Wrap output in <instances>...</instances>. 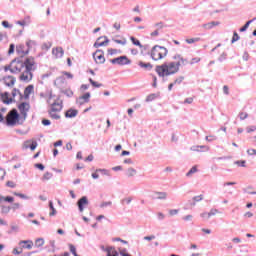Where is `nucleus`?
Returning a JSON list of instances; mask_svg holds the SVG:
<instances>
[{"label":"nucleus","mask_w":256,"mask_h":256,"mask_svg":"<svg viewBox=\"0 0 256 256\" xmlns=\"http://www.w3.org/2000/svg\"><path fill=\"white\" fill-rule=\"evenodd\" d=\"M173 59V62L156 66L155 71L158 77L165 78L175 75L176 73H179V69L182 65H187L189 63V61H187V59L183 58L181 55H175Z\"/></svg>","instance_id":"nucleus-1"},{"label":"nucleus","mask_w":256,"mask_h":256,"mask_svg":"<svg viewBox=\"0 0 256 256\" xmlns=\"http://www.w3.org/2000/svg\"><path fill=\"white\" fill-rule=\"evenodd\" d=\"M47 103L49 105L48 113L51 119H61L59 113H61L63 109V101L58 96L50 94L47 98Z\"/></svg>","instance_id":"nucleus-2"},{"label":"nucleus","mask_w":256,"mask_h":256,"mask_svg":"<svg viewBox=\"0 0 256 256\" xmlns=\"http://www.w3.org/2000/svg\"><path fill=\"white\" fill-rule=\"evenodd\" d=\"M24 63V72L20 75V81H24L25 83H29L31 79H33V73L31 71H35L36 63L35 58L28 57L25 59Z\"/></svg>","instance_id":"nucleus-3"},{"label":"nucleus","mask_w":256,"mask_h":256,"mask_svg":"<svg viewBox=\"0 0 256 256\" xmlns=\"http://www.w3.org/2000/svg\"><path fill=\"white\" fill-rule=\"evenodd\" d=\"M169 53V50L165 46L155 45L150 51V57L153 61H161L165 59Z\"/></svg>","instance_id":"nucleus-4"},{"label":"nucleus","mask_w":256,"mask_h":256,"mask_svg":"<svg viewBox=\"0 0 256 256\" xmlns=\"http://www.w3.org/2000/svg\"><path fill=\"white\" fill-rule=\"evenodd\" d=\"M4 71H11L12 73H24L25 63L21 60H13L9 66L4 67Z\"/></svg>","instance_id":"nucleus-5"},{"label":"nucleus","mask_w":256,"mask_h":256,"mask_svg":"<svg viewBox=\"0 0 256 256\" xmlns=\"http://www.w3.org/2000/svg\"><path fill=\"white\" fill-rule=\"evenodd\" d=\"M19 112H17V109H12L8 114L6 115V125L8 127H15L19 123Z\"/></svg>","instance_id":"nucleus-6"},{"label":"nucleus","mask_w":256,"mask_h":256,"mask_svg":"<svg viewBox=\"0 0 256 256\" xmlns=\"http://www.w3.org/2000/svg\"><path fill=\"white\" fill-rule=\"evenodd\" d=\"M17 109H18L21 117H23V119H27V113H29V111L31 109V104H29V102H20L17 105Z\"/></svg>","instance_id":"nucleus-7"},{"label":"nucleus","mask_w":256,"mask_h":256,"mask_svg":"<svg viewBox=\"0 0 256 256\" xmlns=\"http://www.w3.org/2000/svg\"><path fill=\"white\" fill-rule=\"evenodd\" d=\"M93 59L97 65H103V63H105V52H103V50H96V52L93 53Z\"/></svg>","instance_id":"nucleus-8"},{"label":"nucleus","mask_w":256,"mask_h":256,"mask_svg":"<svg viewBox=\"0 0 256 256\" xmlns=\"http://www.w3.org/2000/svg\"><path fill=\"white\" fill-rule=\"evenodd\" d=\"M110 63H112V65H129L131 63V60H129L127 56H120V57L111 59Z\"/></svg>","instance_id":"nucleus-9"},{"label":"nucleus","mask_w":256,"mask_h":256,"mask_svg":"<svg viewBox=\"0 0 256 256\" xmlns=\"http://www.w3.org/2000/svg\"><path fill=\"white\" fill-rule=\"evenodd\" d=\"M23 99H25V97L21 94V91H19L17 88H14L12 90V101H23Z\"/></svg>","instance_id":"nucleus-10"},{"label":"nucleus","mask_w":256,"mask_h":256,"mask_svg":"<svg viewBox=\"0 0 256 256\" xmlns=\"http://www.w3.org/2000/svg\"><path fill=\"white\" fill-rule=\"evenodd\" d=\"M65 54V51H63V48L56 47L52 49V55L55 57V59H61L63 55Z\"/></svg>","instance_id":"nucleus-11"},{"label":"nucleus","mask_w":256,"mask_h":256,"mask_svg":"<svg viewBox=\"0 0 256 256\" xmlns=\"http://www.w3.org/2000/svg\"><path fill=\"white\" fill-rule=\"evenodd\" d=\"M89 99H91V94L87 92L78 98L77 103L78 105H85V103H89Z\"/></svg>","instance_id":"nucleus-12"},{"label":"nucleus","mask_w":256,"mask_h":256,"mask_svg":"<svg viewBox=\"0 0 256 256\" xmlns=\"http://www.w3.org/2000/svg\"><path fill=\"white\" fill-rule=\"evenodd\" d=\"M85 205H89V200H87V197L83 196L78 201L79 211L83 212V209H84L83 207H85Z\"/></svg>","instance_id":"nucleus-13"},{"label":"nucleus","mask_w":256,"mask_h":256,"mask_svg":"<svg viewBox=\"0 0 256 256\" xmlns=\"http://www.w3.org/2000/svg\"><path fill=\"white\" fill-rule=\"evenodd\" d=\"M138 65L141 69H145L146 71H151V69H153V64H151V62L139 61Z\"/></svg>","instance_id":"nucleus-14"},{"label":"nucleus","mask_w":256,"mask_h":256,"mask_svg":"<svg viewBox=\"0 0 256 256\" xmlns=\"http://www.w3.org/2000/svg\"><path fill=\"white\" fill-rule=\"evenodd\" d=\"M105 251L107 252L106 256H119V252L115 249V247H106Z\"/></svg>","instance_id":"nucleus-15"},{"label":"nucleus","mask_w":256,"mask_h":256,"mask_svg":"<svg viewBox=\"0 0 256 256\" xmlns=\"http://www.w3.org/2000/svg\"><path fill=\"white\" fill-rule=\"evenodd\" d=\"M16 51L21 57H24V55H27V53H29V49H25L23 45H18L16 47Z\"/></svg>","instance_id":"nucleus-16"},{"label":"nucleus","mask_w":256,"mask_h":256,"mask_svg":"<svg viewBox=\"0 0 256 256\" xmlns=\"http://www.w3.org/2000/svg\"><path fill=\"white\" fill-rule=\"evenodd\" d=\"M4 83H5V85H7V87H13V85H15V77H13V76L5 77Z\"/></svg>","instance_id":"nucleus-17"},{"label":"nucleus","mask_w":256,"mask_h":256,"mask_svg":"<svg viewBox=\"0 0 256 256\" xmlns=\"http://www.w3.org/2000/svg\"><path fill=\"white\" fill-rule=\"evenodd\" d=\"M217 25H219V22L212 21V22H208L206 24H203L202 27L206 31H209L210 29H213V27H217Z\"/></svg>","instance_id":"nucleus-18"},{"label":"nucleus","mask_w":256,"mask_h":256,"mask_svg":"<svg viewBox=\"0 0 256 256\" xmlns=\"http://www.w3.org/2000/svg\"><path fill=\"white\" fill-rule=\"evenodd\" d=\"M152 199H167V193L165 192H154Z\"/></svg>","instance_id":"nucleus-19"},{"label":"nucleus","mask_w":256,"mask_h":256,"mask_svg":"<svg viewBox=\"0 0 256 256\" xmlns=\"http://www.w3.org/2000/svg\"><path fill=\"white\" fill-rule=\"evenodd\" d=\"M13 201H15V198H13V196L0 195V203H13Z\"/></svg>","instance_id":"nucleus-20"},{"label":"nucleus","mask_w":256,"mask_h":256,"mask_svg":"<svg viewBox=\"0 0 256 256\" xmlns=\"http://www.w3.org/2000/svg\"><path fill=\"white\" fill-rule=\"evenodd\" d=\"M20 245H22L24 249H33V241L31 240L21 241Z\"/></svg>","instance_id":"nucleus-21"},{"label":"nucleus","mask_w":256,"mask_h":256,"mask_svg":"<svg viewBox=\"0 0 256 256\" xmlns=\"http://www.w3.org/2000/svg\"><path fill=\"white\" fill-rule=\"evenodd\" d=\"M33 91H34L33 85L27 86L24 90V99H29V95H31Z\"/></svg>","instance_id":"nucleus-22"},{"label":"nucleus","mask_w":256,"mask_h":256,"mask_svg":"<svg viewBox=\"0 0 256 256\" xmlns=\"http://www.w3.org/2000/svg\"><path fill=\"white\" fill-rule=\"evenodd\" d=\"M3 103L9 105V103H13V98H9V93L5 92L1 95Z\"/></svg>","instance_id":"nucleus-23"},{"label":"nucleus","mask_w":256,"mask_h":256,"mask_svg":"<svg viewBox=\"0 0 256 256\" xmlns=\"http://www.w3.org/2000/svg\"><path fill=\"white\" fill-rule=\"evenodd\" d=\"M78 113H79V111H77L75 109H69L68 111H66L65 117H68V118L77 117Z\"/></svg>","instance_id":"nucleus-24"},{"label":"nucleus","mask_w":256,"mask_h":256,"mask_svg":"<svg viewBox=\"0 0 256 256\" xmlns=\"http://www.w3.org/2000/svg\"><path fill=\"white\" fill-rule=\"evenodd\" d=\"M186 43H188V45H193V43H199V41H201L200 37H196V38H187Z\"/></svg>","instance_id":"nucleus-25"},{"label":"nucleus","mask_w":256,"mask_h":256,"mask_svg":"<svg viewBox=\"0 0 256 256\" xmlns=\"http://www.w3.org/2000/svg\"><path fill=\"white\" fill-rule=\"evenodd\" d=\"M131 42L133 43V45H136V47H140V49L143 48V45L141 44V41H139L137 38L135 37H130Z\"/></svg>","instance_id":"nucleus-26"},{"label":"nucleus","mask_w":256,"mask_h":256,"mask_svg":"<svg viewBox=\"0 0 256 256\" xmlns=\"http://www.w3.org/2000/svg\"><path fill=\"white\" fill-rule=\"evenodd\" d=\"M51 179H53V173L51 172H46L42 177V181H51Z\"/></svg>","instance_id":"nucleus-27"},{"label":"nucleus","mask_w":256,"mask_h":256,"mask_svg":"<svg viewBox=\"0 0 256 256\" xmlns=\"http://www.w3.org/2000/svg\"><path fill=\"white\" fill-rule=\"evenodd\" d=\"M126 175L127 177H135V175H137V170L134 168H128Z\"/></svg>","instance_id":"nucleus-28"},{"label":"nucleus","mask_w":256,"mask_h":256,"mask_svg":"<svg viewBox=\"0 0 256 256\" xmlns=\"http://www.w3.org/2000/svg\"><path fill=\"white\" fill-rule=\"evenodd\" d=\"M10 211H11V206H5V205L1 206V213L3 215H7V213H9Z\"/></svg>","instance_id":"nucleus-29"},{"label":"nucleus","mask_w":256,"mask_h":256,"mask_svg":"<svg viewBox=\"0 0 256 256\" xmlns=\"http://www.w3.org/2000/svg\"><path fill=\"white\" fill-rule=\"evenodd\" d=\"M109 43V40H105L103 42H99L97 41L96 43H94V47L99 48V47H105V45H107Z\"/></svg>","instance_id":"nucleus-30"},{"label":"nucleus","mask_w":256,"mask_h":256,"mask_svg":"<svg viewBox=\"0 0 256 256\" xmlns=\"http://www.w3.org/2000/svg\"><path fill=\"white\" fill-rule=\"evenodd\" d=\"M89 83H91L92 87H96V88L103 87V84L94 81L93 78H89Z\"/></svg>","instance_id":"nucleus-31"},{"label":"nucleus","mask_w":256,"mask_h":256,"mask_svg":"<svg viewBox=\"0 0 256 256\" xmlns=\"http://www.w3.org/2000/svg\"><path fill=\"white\" fill-rule=\"evenodd\" d=\"M251 23H253L252 20H249L248 22H246V24L240 28V32L243 33L244 31H247V29H249V25H251Z\"/></svg>","instance_id":"nucleus-32"},{"label":"nucleus","mask_w":256,"mask_h":256,"mask_svg":"<svg viewBox=\"0 0 256 256\" xmlns=\"http://www.w3.org/2000/svg\"><path fill=\"white\" fill-rule=\"evenodd\" d=\"M49 207L51 209L50 217H53V215L57 214V210H55V207H53V202H49Z\"/></svg>","instance_id":"nucleus-33"},{"label":"nucleus","mask_w":256,"mask_h":256,"mask_svg":"<svg viewBox=\"0 0 256 256\" xmlns=\"http://www.w3.org/2000/svg\"><path fill=\"white\" fill-rule=\"evenodd\" d=\"M184 79H185V77L180 76V77L176 78L173 83H174V85H181V83H183Z\"/></svg>","instance_id":"nucleus-34"},{"label":"nucleus","mask_w":256,"mask_h":256,"mask_svg":"<svg viewBox=\"0 0 256 256\" xmlns=\"http://www.w3.org/2000/svg\"><path fill=\"white\" fill-rule=\"evenodd\" d=\"M32 140H26L23 145L22 149H30Z\"/></svg>","instance_id":"nucleus-35"},{"label":"nucleus","mask_w":256,"mask_h":256,"mask_svg":"<svg viewBox=\"0 0 256 256\" xmlns=\"http://www.w3.org/2000/svg\"><path fill=\"white\" fill-rule=\"evenodd\" d=\"M107 53H108V55L113 56V55H117V54L119 53V50L113 49V48H109V49L107 50Z\"/></svg>","instance_id":"nucleus-36"},{"label":"nucleus","mask_w":256,"mask_h":256,"mask_svg":"<svg viewBox=\"0 0 256 256\" xmlns=\"http://www.w3.org/2000/svg\"><path fill=\"white\" fill-rule=\"evenodd\" d=\"M209 213H210V217H213L215 215H220L221 211H219L215 208H212Z\"/></svg>","instance_id":"nucleus-37"},{"label":"nucleus","mask_w":256,"mask_h":256,"mask_svg":"<svg viewBox=\"0 0 256 256\" xmlns=\"http://www.w3.org/2000/svg\"><path fill=\"white\" fill-rule=\"evenodd\" d=\"M13 195H15V197H20V199H29V196L21 194L19 192H14Z\"/></svg>","instance_id":"nucleus-38"},{"label":"nucleus","mask_w":256,"mask_h":256,"mask_svg":"<svg viewBox=\"0 0 256 256\" xmlns=\"http://www.w3.org/2000/svg\"><path fill=\"white\" fill-rule=\"evenodd\" d=\"M193 173H197V166H193L186 175L187 177H191Z\"/></svg>","instance_id":"nucleus-39"},{"label":"nucleus","mask_w":256,"mask_h":256,"mask_svg":"<svg viewBox=\"0 0 256 256\" xmlns=\"http://www.w3.org/2000/svg\"><path fill=\"white\" fill-rule=\"evenodd\" d=\"M10 209H12V211H17V209H21V204L20 203H14V204H12Z\"/></svg>","instance_id":"nucleus-40"},{"label":"nucleus","mask_w":256,"mask_h":256,"mask_svg":"<svg viewBox=\"0 0 256 256\" xmlns=\"http://www.w3.org/2000/svg\"><path fill=\"white\" fill-rule=\"evenodd\" d=\"M200 217H202V219H211V214L209 212H204L200 214Z\"/></svg>","instance_id":"nucleus-41"},{"label":"nucleus","mask_w":256,"mask_h":256,"mask_svg":"<svg viewBox=\"0 0 256 256\" xmlns=\"http://www.w3.org/2000/svg\"><path fill=\"white\" fill-rule=\"evenodd\" d=\"M30 149L31 151H35V149H37V141L32 140V142L30 143Z\"/></svg>","instance_id":"nucleus-42"},{"label":"nucleus","mask_w":256,"mask_h":256,"mask_svg":"<svg viewBox=\"0 0 256 256\" xmlns=\"http://www.w3.org/2000/svg\"><path fill=\"white\" fill-rule=\"evenodd\" d=\"M131 201H133V198H131V197H128V198H124L123 200H122V204L123 205H129V203H131Z\"/></svg>","instance_id":"nucleus-43"},{"label":"nucleus","mask_w":256,"mask_h":256,"mask_svg":"<svg viewBox=\"0 0 256 256\" xmlns=\"http://www.w3.org/2000/svg\"><path fill=\"white\" fill-rule=\"evenodd\" d=\"M12 253H13V255H21L23 253V249L14 248Z\"/></svg>","instance_id":"nucleus-44"},{"label":"nucleus","mask_w":256,"mask_h":256,"mask_svg":"<svg viewBox=\"0 0 256 256\" xmlns=\"http://www.w3.org/2000/svg\"><path fill=\"white\" fill-rule=\"evenodd\" d=\"M237 41H239V34L237 32H234L232 37V43H235Z\"/></svg>","instance_id":"nucleus-45"},{"label":"nucleus","mask_w":256,"mask_h":256,"mask_svg":"<svg viewBox=\"0 0 256 256\" xmlns=\"http://www.w3.org/2000/svg\"><path fill=\"white\" fill-rule=\"evenodd\" d=\"M154 99H157V95L155 94H150L149 96H147L146 101H154Z\"/></svg>","instance_id":"nucleus-46"},{"label":"nucleus","mask_w":256,"mask_h":256,"mask_svg":"<svg viewBox=\"0 0 256 256\" xmlns=\"http://www.w3.org/2000/svg\"><path fill=\"white\" fill-rule=\"evenodd\" d=\"M7 187H10L11 189H15V187H17V184H15V182L13 181H8L6 183Z\"/></svg>","instance_id":"nucleus-47"},{"label":"nucleus","mask_w":256,"mask_h":256,"mask_svg":"<svg viewBox=\"0 0 256 256\" xmlns=\"http://www.w3.org/2000/svg\"><path fill=\"white\" fill-rule=\"evenodd\" d=\"M239 117L243 121V120L247 119V117H249V114H247V112H241L239 114Z\"/></svg>","instance_id":"nucleus-48"},{"label":"nucleus","mask_w":256,"mask_h":256,"mask_svg":"<svg viewBox=\"0 0 256 256\" xmlns=\"http://www.w3.org/2000/svg\"><path fill=\"white\" fill-rule=\"evenodd\" d=\"M193 201H195L196 203H199V201H203V194H201L199 196H195L193 198Z\"/></svg>","instance_id":"nucleus-49"},{"label":"nucleus","mask_w":256,"mask_h":256,"mask_svg":"<svg viewBox=\"0 0 256 256\" xmlns=\"http://www.w3.org/2000/svg\"><path fill=\"white\" fill-rule=\"evenodd\" d=\"M15 52V44H10L8 53L9 55L13 54Z\"/></svg>","instance_id":"nucleus-50"},{"label":"nucleus","mask_w":256,"mask_h":256,"mask_svg":"<svg viewBox=\"0 0 256 256\" xmlns=\"http://www.w3.org/2000/svg\"><path fill=\"white\" fill-rule=\"evenodd\" d=\"M150 36L152 38L159 37V29L154 30L152 33H150Z\"/></svg>","instance_id":"nucleus-51"},{"label":"nucleus","mask_w":256,"mask_h":256,"mask_svg":"<svg viewBox=\"0 0 256 256\" xmlns=\"http://www.w3.org/2000/svg\"><path fill=\"white\" fill-rule=\"evenodd\" d=\"M65 81V78L63 77H58L55 81V85H59V83H64Z\"/></svg>","instance_id":"nucleus-52"},{"label":"nucleus","mask_w":256,"mask_h":256,"mask_svg":"<svg viewBox=\"0 0 256 256\" xmlns=\"http://www.w3.org/2000/svg\"><path fill=\"white\" fill-rule=\"evenodd\" d=\"M96 173H103L104 175H109V171H107L105 169H97Z\"/></svg>","instance_id":"nucleus-53"},{"label":"nucleus","mask_w":256,"mask_h":256,"mask_svg":"<svg viewBox=\"0 0 256 256\" xmlns=\"http://www.w3.org/2000/svg\"><path fill=\"white\" fill-rule=\"evenodd\" d=\"M114 43H117L118 45H125V43H127V40H114Z\"/></svg>","instance_id":"nucleus-54"},{"label":"nucleus","mask_w":256,"mask_h":256,"mask_svg":"<svg viewBox=\"0 0 256 256\" xmlns=\"http://www.w3.org/2000/svg\"><path fill=\"white\" fill-rule=\"evenodd\" d=\"M199 61H201V58H199V57H196V58H192V60H191V65H193V64H195V63H199Z\"/></svg>","instance_id":"nucleus-55"},{"label":"nucleus","mask_w":256,"mask_h":256,"mask_svg":"<svg viewBox=\"0 0 256 256\" xmlns=\"http://www.w3.org/2000/svg\"><path fill=\"white\" fill-rule=\"evenodd\" d=\"M253 131H256V126H250L247 128V133H253Z\"/></svg>","instance_id":"nucleus-56"},{"label":"nucleus","mask_w":256,"mask_h":256,"mask_svg":"<svg viewBox=\"0 0 256 256\" xmlns=\"http://www.w3.org/2000/svg\"><path fill=\"white\" fill-rule=\"evenodd\" d=\"M177 213H179V210L177 209H172L169 211V215H171L173 217V215H177Z\"/></svg>","instance_id":"nucleus-57"},{"label":"nucleus","mask_w":256,"mask_h":256,"mask_svg":"<svg viewBox=\"0 0 256 256\" xmlns=\"http://www.w3.org/2000/svg\"><path fill=\"white\" fill-rule=\"evenodd\" d=\"M42 125H44L45 127H47V125H51V121L47 120V119H43L42 120Z\"/></svg>","instance_id":"nucleus-58"},{"label":"nucleus","mask_w":256,"mask_h":256,"mask_svg":"<svg viewBox=\"0 0 256 256\" xmlns=\"http://www.w3.org/2000/svg\"><path fill=\"white\" fill-rule=\"evenodd\" d=\"M235 164L239 165L240 167H245V160L236 161Z\"/></svg>","instance_id":"nucleus-59"},{"label":"nucleus","mask_w":256,"mask_h":256,"mask_svg":"<svg viewBox=\"0 0 256 256\" xmlns=\"http://www.w3.org/2000/svg\"><path fill=\"white\" fill-rule=\"evenodd\" d=\"M114 29H115L116 31H119V29H121V23L115 22V23H114Z\"/></svg>","instance_id":"nucleus-60"},{"label":"nucleus","mask_w":256,"mask_h":256,"mask_svg":"<svg viewBox=\"0 0 256 256\" xmlns=\"http://www.w3.org/2000/svg\"><path fill=\"white\" fill-rule=\"evenodd\" d=\"M223 92L225 95H229V86L227 85L223 86Z\"/></svg>","instance_id":"nucleus-61"},{"label":"nucleus","mask_w":256,"mask_h":256,"mask_svg":"<svg viewBox=\"0 0 256 256\" xmlns=\"http://www.w3.org/2000/svg\"><path fill=\"white\" fill-rule=\"evenodd\" d=\"M184 103H187L188 105H191V103H193V97L186 98V99L184 100Z\"/></svg>","instance_id":"nucleus-62"},{"label":"nucleus","mask_w":256,"mask_h":256,"mask_svg":"<svg viewBox=\"0 0 256 256\" xmlns=\"http://www.w3.org/2000/svg\"><path fill=\"white\" fill-rule=\"evenodd\" d=\"M2 25L5 27V29L11 28V25H9L8 21H2Z\"/></svg>","instance_id":"nucleus-63"},{"label":"nucleus","mask_w":256,"mask_h":256,"mask_svg":"<svg viewBox=\"0 0 256 256\" xmlns=\"http://www.w3.org/2000/svg\"><path fill=\"white\" fill-rule=\"evenodd\" d=\"M247 153H248V155H256V150L255 149H248Z\"/></svg>","instance_id":"nucleus-64"}]
</instances>
